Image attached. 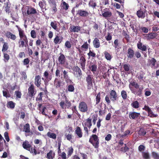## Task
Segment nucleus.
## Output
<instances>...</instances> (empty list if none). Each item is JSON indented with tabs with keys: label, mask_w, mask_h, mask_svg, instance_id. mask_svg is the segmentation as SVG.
Masks as SVG:
<instances>
[{
	"label": "nucleus",
	"mask_w": 159,
	"mask_h": 159,
	"mask_svg": "<svg viewBox=\"0 0 159 159\" xmlns=\"http://www.w3.org/2000/svg\"><path fill=\"white\" fill-rule=\"evenodd\" d=\"M146 133V130L143 128H141L138 131V134L140 136H144Z\"/></svg>",
	"instance_id": "e433bc0d"
},
{
	"label": "nucleus",
	"mask_w": 159,
	"mask_h": 159,
	"mask_svg": "<svg viewBox=\"0 0 159 159\" xmlns=\"http://www.w3.org/2000/svg\"><path fill=\"white\" fill-rule=\"evenodd\" d=\"M47 135L48 137L53 139H55L56 138V135L54 133L48 132L47 133Z\"/></svg>",
	"instance_id": "a18cd8bd"
},
{
	"label": "nucleus",
	"mask_w": 159,
	"mask_h": 159,
	"mask_svg": "<svg viewBox=\"0 0 159 159\" xmlns=\"http://www.w3.org/2000/svg\"><path fill=\"white\" fill-rule=\"evenodd\" d=\"M67 90L70 92H73L75 90V88L74 85L70 84L68 85L67 87Z\"/></svg>",
	"instance_id": "4d7b16f0"
},
{
	"label": "nucleus",
	"mask_w": 159,
	"mask_h": 159,
	"mask_svg": "<svg viewBox=\"0 0 159 159\" xmlns=\"http://www.w3.org/2000/svg\"><path fill=\"white\" fill-rule=\"evenodd\" d=\"M143 89H141V88H139L138 89H131V90L132 92L135 95L140 97L142 95Z\"/></svg>",
	"instance_id": "aec40b11"
},
{
	"label": "nucleus",
	"mask_w": 159,
	"mask_h": 159,
	"mask_svg": "<svg viewBox=\"0 0 159 159\" xmlns=\"http://www.w3.org/2000/svg\"><path fill=\"white\" fill-rule=\"evenodd\" d=\"M73 71L74 72V74L77 75V77H82V73L80 68L78 66H75L72 68Z\"/></svg>",
	"instance_id": "423d86ee"
},
{
	"label": "nucleus",
	"mask_w": 159,
	"mask_h": 159,
	"mask_svg": "<svg viewBox=\"0 0 159 159\" xmlns=\"http://www.w3.org/2000/svg\"><path fill=\"white\" fill-rule=\"evenodd\" d=\"M80 61L81 68L84 71L85 69L86 59L84 56H82L80 57Z\"/></svg>",
	"instance_id": "2eb2a0df"
},
{
	"label": "nucleus",
	"mask_w": 159,
	"mask_h": 159,
	"mask_svg": "<svg viewBox=\"0 0 159 159\" xmlns=\"http://www.w3.org/2000/svg\"><path fill=\"white\" fill-rule=\"evenodd\" d=\"M34 84L38 88H39L41 84V80L40 76L36 75L34 79Z\"/></svg>",
	"instance_id": "ddd939ff"
},
{
	"label": "nucleus",
	"mask_w": 159,
	"mask_h": 159,
	"mask_svg": "<svg viewBox=\"0 0 159 159\" xmlns=\"http://www.w3.org/2000/svg\"><path fill=\"white\" fill-rule=\"evenodd\" d=\"M84 125L90 128L92 125L91 119L89 118H88L84 123Z\"/></svg>",
	"instance_id": "c9c22d12"
},
{
	"label": "nucleus",
	"mask_w": 159,
	"mask_h": 159,
	"mask_svg": "<svg viewBox=\"0 0 159 159\" xmlns=\"http://www.w3.org/2000/svg\"><path fill=\"white\" fill-rule=\"evenodd\" d=\"M61 81L57 78H55L54 81V84L57 89L60 88Z\"/></svg>",
	"instance_id": "bb28decb"
},
{
	"label": "nucleus",
	"mask_w": 159,
	"mask_h": 159,
	"mask_svg": "<svg viewBox=\"0 0 159 159\" xmlns=\"http://www.w3.org/2000/svg\"><path fill=\"white\" fill-rule=\"evenodd\" d=\"M57 22L55 20L51 22L50 24L51 26L57 32H59V29L57 28Z\"/></svg>",
	"instance_id": "72a5a7b5"
},
{
	"label": "nucleus",
	"mask_w": 159,
	"mask_h": 159,
	"mask_svg": "<svg viewBox=\"0 0 159 159\" xmlns=\"http://www.w3.org/2000/svg\"><path fill=\"white\" fill-rule=\"evenodd\" d=\"M3 53V57L4 58V61L5 62H7L10 59V56L9 55L6 53L5 52Z\"/></svg>",
	"instance_id": "3c124183"
},
{
	"label": "nucleus",
	"mask_w": 159,
	"mask_h": 159,
	"mask_svg": "<svg viewBox=\"0 0 159 159\" xmlns=\"http://www.w3.org/2000/svg\"><path fill=\"white\" fill-rule=\"evenodd\" d=\"M121 95L123 100H125L127 98V95L125 90H122L121 91Z\"/></svg>",
	"instance_id": "de8ad7c7"
},
{
	"label": "nucleus",
	"mask_w": 159,
	"mask_h": 159,
	"mask_svg": "<svg viewBox=\"0 0 159 159\" xmlns=\"http://www.w3.org/2000/svg\"><path fill=\"white\" fill-rule=\"evenodd\" d=\"M79 110L82 112H86L88 111V107L87 104L82 101L79 103L78 107Z\"/></svg>",
	"instance_id": "39448f33"
},
{
	"label": "nucleus",
	"mask_w": 159,
	"mask_h": 159,
	"mask_svg": "<svg viewBox=\"0 0 159 159\" xmlns=\"http://www.w3.org/2000/svg\"><path fill=\"white\" fill-rule=\"evenodd\" d=\"M139 30L142 32L147 33L148 32V30L147 27L141 26L139 27Z\"/></svg>",
	"instance_id": "09e8293b"
},
{
	"label": "nucleus",
	"mask_w": 159,
	"mask_h": 159,
	"mask_svg": "<svg viewBox=\"0 0 159 159\" xmlns=\"http://www.w3.org/2000/svg\"><path fill=\"white\" fill-rule=\"evenodd\" d=\"M81 27L79 26H75L73 25H71L70 27V32L78 33L80 30Z\"/></svg>",
	"instance_id": "a211bd4d"
},
{
	"label": "nucleus",
	"mask_w": 159,
	"mask_h": 159,
	"mask_svg": "<svg viewBox=\"0 0 159 159\" xmlns=\"http://www.w3.org/2000/svg\"><path fill=\"white\" fill-rule=\"evenodd\" d=\"M157 34L155 33H150L147 34H146L145 37L147 40L152 39L155 38L157 36Z\"/></svg>",
	"instance_id": "4be33fe9"
},
{
	"label": "nucleus",
	"mask_w": 159,
	"mask_h": 159,
	"mask_svg": "<svg viewBox=\"0 0 159 159\" xmlns=\"http://www.w3.org/2000/svg\"><path fill=\"white\" fill-rule=\"evenodd\" d=\"M15 94L17 98H21L22 94L20 91H16L15 92Z\"/></svg>",
	"instance_id": "e2e57ef3"
},
{
	"label": "nucleus",
	"mask_w": 159,
	"mask_h": 159,
	"mask_svg": "<svg viewBox=\"0 0 159 159\" xmlns=\"http://www.w3.org/2000/svg\"><path fill=\"white\" fill-rule=\"evenodd\" d=\"M89 14L87 11L83 9H79L76 11V15L82 17H87Z\"/></svg>",
	"instance_id": "6e6552de"
},
{
	"label": "nucleus",
	"mask_w": 159,
	"mask_h": 159,
	"mask_svg": "<svg viewBox=\"0 0 159 159\" xmlns=\"http://www.w3.org/2000/svg\"><path fill=\"white\" fill-rule=\"evenodd\" d=\"M43 76L46 79L50 81L51 80L52 77L51 75H49V73L47 71H45L43 74Z\"/></svg>",
	"instance_id": "8fccbe9b"
},
{
	"label": "nucleus",
	"mask_w": 159,
	"mask_h": 159,
	"mask_svg": "<svg viewBox=\"0 0 159 159\" xmlns=\"http://www.w3.org/2000/svg\"><path fill=\"white\" fill-rule=\"evenodd\" d=\"M55 155V153L52 150H51L47 154L46 158L48 159H53Z\"/></svg>",
	"instance_id": "c85d7f7f"
},
{
	"label": "nucleus",
	"mask_w": 159,
	"mask_h": 159,
	"mask_svg": "<svg viewBox=\"0 0 159 159\" xmlns=\"http://www.w3.org/2000/svg\"><path fill=\"white\" fill-rule=\"evenodd\" d=\"M140 116V113L135 112H130L129 114V117L130 119H135Z\"/></svg>",
	"instance_id": "dca6fc26"
},
{
	"label": "nucleus",
	"mask_w": 159,
	"mask_h": 159,
	"mask_svg": "<svg viewBox=\"0 0 159 159\" xmlns=\"http://www.w3.org/2000/svg\"><path fill=\"white\" fill-rule=\"evenodd\" d=\"M73 149L72 147H71L68 149V151L67 152V157H69L71 155L73 152Z\"/></svg>",
	"instance_id": "bf43d9fd"
},
{
	"label": "nucleus",
	"mask_w": 159,
	"mask_h": 159,
	"mask_svg": "<svg viewBox=\"0 0 159 159\" xmlns=\"http://www.w3.org/2000/svg\"><path fill=\"white\" fill-rule=\"evenodd\" d=\"M130 85H131L132 86H134L136 89H138L139 87V84L135 82L134 81L132 82L131 81L129 84V89H131V87H130Z\"/></svg>",
	"instance_id": "a19ab883"
},
{
	"label": "nucleus",
	"mask_w": 159,
	"mask_h": 159,
	"mask_svg": "<svg viewBox=\"0 0 159 159\" xmlns=\"http://www.w3.org/2000/svg\"><path fill=\"white\" fill-rule=\"evenodd\" d=\"M30 125L29 123L25 124L24 126L23 131L25 133H28L30 132Z\"/></svg>",
	"instance_id": "58836bf2"
},
{
	"label": "nucleus",
	"mask_w": 159,
	"mask_h": 159,
	"mask_svg": "<svg viewBox=\"0 0 159 159\" xmlns=\"http://www.w3.org/2000/svg\"><path fill=\"white\" fill-rule=\"evenodd\" d=\"M88 5L89 7H91L95 9L97 7V4L96 1L94 0H90Z\"/></svg>",
	"instance_id": "473e14b6"
},
{
	"label": "nucleus",
	"mask_w": 159,
	"mask_h": 159,
	"mask_svg": "<svg viewBox=\"0 0 159 159\" xmlns=\"http://www.w3.org/2000/svg\"><path fill=\"white\" fill-rule=\"evenodd\" d=\"M30 34L31 37L33 38H35L36 37V34L35 30H32L30 32Z\"/></svg>",
	"instance_id": "338daca9"
},
{
	"label": "nucleus",
	"mask_w": 159,
	"mask_h": 159,
	"mask_svg": "<svg viewBox=\"0 0 159 159\" xmlns=\"http://www.w3.org/2000/svg\"><path fill=\"white\" fill-rule=\"evenodd\" d=\"M60 56L58 58V61L59 62V64L61 65H64L66 63L67 65H68V63L66 62V59L64 54L62 53H60Z\"/></svg>",
	"instance_id": "9b49d317"
},
{
	"label": "nucleus",
	"mask_w": 159,
	"mask_h": 159,
	"mask_svg": "<svg viewBox=\"0 0 159 159\" xmlns=\"http://www.w3.org/2000/svg\"><path fill=\"white\" fill-rule=\"evenodd\" d=\"M148 116L151 117H156L157 116V115L153 114L151 110L150 111H149V112H148Z\"/></svg>",
	"instance_id": "69168bd1"
},
{
	"label": "nucleus",
	"mask_w": 159,
	"mask_h": 159,
	"mask_svg": "<svg viewBox=\"0 0 159 159\" xmlns=\"http://www.w3.org/2000/svg\"><path fill=\"white\" fill-rule=\"evenodd\" d=\"M152 155L154 159H159V154L158 153L152 152Z\"/></svg>",
	"instance_id": "6e6d98bb"
},
{
	"label": "nucleus",
	"mask_w": 159,
	"mask_h": 159,
	"mask_svg": "<svg viewBox=\"0 0 159 159\" xmlns=\"http://www.w3.org/2000/svg\"><path fill=\"white\" fill-rule=\"evenodd\" d=\"M86 81L87 83V89L88 90L90 89L93 86V82L94 81L93 75H88L86 77Z\"/></svg>",
	"instance_id": "f03ea898"
},
{
	"label": "nucleus",
	"mask_w": 159,
	"mask_h": 159,
	"mask_svg": "<svg viewBox=\"0 0 159 159\" xmlns=\"http://www.w3.org/2000/svg\"><path fill=\"white\" fill-rule=\"evenodd\" d=\"M5 35L7 38L13 40H15L16 39V37L15 35L13 34L10 31H7L5 33Z\"/></svg>",
	"instance_id": "412c9836"
},
{
	"label": "nucleus",
	"mask_w": 159,
	"mask_h": 159,
	"mask_svg": "<svg viewBox=\"0 0 159 159\" xmlns=\"http://www.w3.org/2000/svg\"><path fill=\"white\" fill-rule=\"evenodd\" d=\"M89 68L93 74L95 73V72L97 71V66L96 63H91L89 65Z\"/></svg>",
	"instance_id": "5701e85b"
},
{
	"label": "nucleus",
	"mask_w": 159,
	"mask_h": 159,
	"mask_svg": "<svg viewBox=\"0 0 159 159\" xmlns=\"http://www.w3.org/2000/svg\"><path fill=\"white\" fill-rule=\"evenodd\" d=\"M9 48V45L8 43L6 42H4L3 45L2 49V51L4 52L7 50Z\"/></svg>",
	"instance_id": "c03bdc74"
},
{
	"label": "nucleus",
	"mask_w": 159,
	"mask_h": 159,
	"mask_svg": "<svg viewBox=\"0 0 159 159\" xmlns=\"http://www.w3.org/2000/svg\"><path fill=\"white\" fill-rule=\"evenodd\" d=\"M127 58L128 59H132L134 56V52L133 49L131 48H129L127 52Z\"/></svg>",
	"instance_id": "f8f14e48"
},
{
	"label": "nucleus",
	"mask_w": 159,
	"mask_h": 159,
	"mask_svg": "<svg viewBox=\"0 0 159 159\" xmlns=\"http://www.w3.org/2000/svg\"><path fill=\"white\" fill-rule=\"evenodd\" d=\"M144 75V74L143 72L141 71L137 75V78L139 80H143Z\"/></svg>",
	"instance_id": "052dcab7"
},
{
	"label": "nucleus",
	"mask_w": 159,
	"mask_h": 159,
	"mask_svg": "<svg viewBox=\"0 0 159 159\" xmlns=\"http://www.w3.org/2000/svg\"><path fill=\"white\" fill-rule=\"evenodd\" d=\"M101 100V93L99 92L97 94L96 97V104H98L100 101Z\"/></svg>",
	"instance_id": "864d4df0"
},
{
	"label": "nucleus",
	"mask_w": 159,
	"mask_h": 159,
	"mask_svg": "<svg viewBox=\"0 0 159 159\" xmlns=\"http://www.w3.org/2000/svg\"><path fill=\"white\" fill-rule=\"evenodd\" d=\"M137 46L138 48L143 51H146L147 50L146 46L143 45L142 43L140 41H139L137 43Z\"/></svg>",
	"instance_id": "b1692460"
},
{
	"label": "nucleus",
	"mask_w": 159,
	"mask_h": 159,
	"mask_svg": "<svg viewBox=\"0 0 159 159\" xmlns=\"http://www.w3.org/2000/svg\"><path fill=\"white\" fill-rule=\"evenodd\" d=\"M142 156L144 159H150V158L149 153L148 152H142Z\"/></svg>",
	"instance_id": "37998d69"
},
{
	"label": "nucleus",
	"mask_w": 159,
	"mask_h": 159,
	"mask_svg": "<svg viewBox=\"0 0 159 159\" xmlns=\"http://www.w3.org/2000/svg\"><path fill=\"white\" fill-rule=\"evenodd\" d=\"M43 93L40 92L38 95V97L36 98V100L37 102L42 101V100Z\"/></svg>",
	"instance_id": "5fc2aeb1"
},
{
	"label": "nucleus",
	"mask_w": 159,
	"mask_h": 159,
	"mask_svg": "<svg viewBox=\"0 0 159 159\" xmlns=\"http://www.w3.org/2000/svg\"><path fill=\"white\" fill-rule=\"evenodd\" d=\"M145 147L143 145H141L138 147L139 151L141 152L144 151L145 149Z\"/></svg>",
	"instance_id": "774afa93"
},
{
	"label": "nucleus",
	"mask_w": 159,
	"mask_h": 159,
	"mask_svg": "<svg viewBox=\"0 0 159 159\" xmlns=\"http://www.w3.org/2000/svg\"><path fill=\"white\" fill-rule=\"evenodd\" d=\"M60 6L61 9L65 11L67 10L69 7V4L64 1L63 0H61Z\"/></svg>",
	"instance_id": "a878e982"
},
{
	"label": "nucleus",
	"mask_w": 159,
	"mask_h": 159,
	"mask_svg": "<svg viewBox=\"0 0 159 159\" xmlns=\"http://www.w3.org/2000/svg\"><path fill=\"white\" fill-rule=\"evenodd\" d=\"M22 147L25 149L27 150H30L31 148V145L27 140H25L23 142Z\"/></svg>",
	"instance_id": "393cba45"
},
{
	"label": "nucleus",
	"mask_w": 159,
	"mask_h": 159,
	"mask_svg": "<svg viewBox=\"0 0 159 159\" xmlns=\"http://www.w3.org/2000/svg\"><path fill=\"white\" fill-rule=\"evenodd\" d=\"M75 134L79 138H81L83 136V132L81 128L79 126H77L75 129Z\"/></svg>",
	"instance_id": "6ab92c4d"
},
{
	"label": "nucleus",
	"mask_w": 159,
	"mask_h": 159,
	"mask_svg": "<svg viewBox=\"0 0 159 159\" xmlns=\"http://www.w3.org/2000/svg\"><path fill=\"white\" fill-rule=\"evenodd\" d=\"M130 65L128 64H125L123 65V68L126 71H128L130 70Z\"/></svg>",
	"instance_id": "0e129e2a"
},
{
	"label": "nucleus",
	"mask_w": 159,
	"mask_h": 159,
	"mask_svg": "<svg viewBox=\"0 0 159 159\" xmlns=\"http://www.w3.org/2000/svg\"><path fill=\"white\" fill-rule=\"evenodd\" d=\"M46 2L45 0H43V2L40 1L39 3V6L42 10L44 9L45 11H46L47 10L46 8Z\"/></svg>",
	"instance_id": "7c9ffc66"
},
{
	"label": "nucleus",
	"mask_w": 159,
	"mask_h": 159,
	"mask_svg": "<svg viewBox=\"0 0 159 159\" xmlns=\"http://www.w3.org/2000/svg\"><path fill=\"white\" fill-rule=\"evenodd\" d=\"M19 34L20 38L27 37L24 31L20 28H18Z\"/></svg>",
	"instance_id": "4c0bfd02"
},
{
	"label": "nucleus",
	"mask_w": 159,
	"mask_h": 159,
	"mask_svg": "<svg viewBox=\"0 0 159 159\" xmlns=\"http://www.w3.org/2000/svg\"><path fill=\"white\" fill-rule=\"evenodd\" d=\"M105 11L102 13V16L105 19H108L112 16V13L110 10L107 11V8L104 9Z\"/></svg>",
	"instance_id": "4468645a"
},
{
	"label": "nucleus",
	"mask_w": 159,
	"mask_h": 159,
	"mask_svg": "<svg viewBox=\"0 0 159 159\" xmlns=\"http://www.w3.org/2000/svg\"><path fill=\"white\" fill-rule=\"evenodd\" d=\"M36 148V147L34 146V148L31 146V148H30V150L28 151H29L31 153H34L35 155H36L37 154V152Z\"/></svg>",
	"instance_id": "13d9d810"
},
{
	"label": "nucleus",
	"mask_w": 159,
	"mask_h": 159,
	"mask_svg": "<svg viewBox=\"0 0 159 159\" xmlns=\"http://www.w3.org/2000/svg\"><path fill=\"white\" fill-rule=\"evenodd\" d=\"M62 37H59L58 35L56 36L55 38L54 39L53 42L55 44H57L61 43L62 40Z\"/></svg>",
	"instance_id": "2f4dec72"
},
{
	"label": "nucleus",
	"mask_w": 159,
	"mask_h": 159,
	"mask_svg": "<svg viewBox=\"0 0 159 159\" xmlns=\"http://www.w3.org/2000/svg\"><path fill=\"white\" fill-rule=\"evenodd\" d=\"M89 52L88 53L87 55L89 56V58L90 57H92V58H94L96 57V53L93 51H91L90 50V48H89Z\"/></svg>",
	"instance_id": "ea45409f"
},
{
	"label": "nucleus",
	"mask_w": 159,
	"mask_h": 159,
	"mask_svg": "<svg viewBox=\"0 0 159 159\" xmlns=\"http://www.w3.org/2000/svg\"><path fill=\"white\" fill-rule=\"evenodd\" d=\"M37 91L34 89V86L33 84H30L28 89V93L29 97L33 98L36 94Z\"/></svg>",
	"instance_id": "7ed1b4c3"
},
{
	"label": "nucleus",
	"mask_w": 159,
	"mask_h": 159,
	"mask_svg": "<svg viewBox=\"0 0 159 159\" xmlns=\"http://www.w3.org/2000/svg\"><path fill=\"white\" fill-rule=\"evenodd\" d=\"M156 61L155 59L154 58H152L151 60H149L148 61L149 66H150L152 68L153 67L154 68H156L155 66Z\"/></svg>",
	"instance_id": "c756f323"
},
{
	"label": "nucleus",
	"mask_w": 159,
	"mask_h": 159,
	"mask_svg": "<svg viewBox=\"0 0 159 159\" xmlns=\"http://www.w3.org/2000/svg\"><path fill=\"white\" fill-rule=\"evenodd\" d=\"M110 98L111 101L115 102L118 99L117 94L116 91L113 90L110 92Z\"/></svg>",
	"instance_id": "9d476101"
},
{
	"label": "nucleus",
	"mask_w": 159,
	"mask_h": 159,
	"mask_svg": "<svg viewBox=\"0 0 159 159\" xmlns=\"http://www.w3.org/2000/svg\"><path fill=\"white\" fill-rule=\"evenodd\" d=\"M145 11L141 8L136 12V15L139 18H144L145 17Z\"/></svg>",
	"instance_id": "f3484780"
},
{
	"label": "nucleus",
	"mask_w": 159,
	"mask_h": 159,
	"mask_svg": "<svg viewBox=\"0 0 159 159\" xmlns=\"http://www.w3.org/2000/svg\"><path fill=\"white\" fill-rule=\"evenodd\" d=\"M131 105L132 107L136 109L139 107V103L137 101H134L131 103Z\"/></svg>",
	"instance_id": "49530a36"
},
{
	"label": "nucleus",
	"mask_w": 159,
	"mask_h": 159,
	"mask_svg": "<svg viewBox=\"0 0 159 159\" xmlns=\"http://www.w3.org/2000/svg\"><path fill=\"white\" fill-rule=\"evenodd\" d=\"M65 98L66 103L64 101H61L59 103V105L61 108L62 109H64V106L65 105L67 106L68 108L70 107L71 105L70 102L68 100L66 96H65Z\"/></svg>",
	"instance_id": "1a4fd4ad"
},
{
	"label": "nucleus",
	"mask_w": 159,
	"mask_h": 159,
	"mask_svg": "<svg viewBox=\"0 0 159 159\" xmlns=\"http://www.w3.org/2000/svg\"><path fill=\"white\" fill-rule=\"evenodd\" d=\"M105 58L107 60H110L112 58L111 55L107 52L105 51L104 52Z\"/></svg>",
	"instance_id": "79ce46f5"
},
{
	"label": "nucleus",
	"mask_w": 159,
	"mask_h": 159,
	"mask_svg": "<svg viewBox=\"0 0 159 159\" xmlns=\"http://www.w3.org/2000/svg\"><path fill=\"white\" fill-rule=\"evenodd\" d=\"M125 145L124 147H122L120 149V151L124 152H126L128 151L129 149V148L126 146V144H125Z\"/></svg>",
	"instance_id": "680f3d73"
},
{
	"label": "nucleus",
	"mask_w": 159,
	"mask_h": 159,
	"mask_svg": "<svg viewBox=\"0 0 159 159\" xmlns=\"http://www.w3.org/2000/svg\"><path fill=\"white\" fill-rule=\"evenodd\" d=\"M93 43L94 47L95 48H98L100 46L99 40L97 38L94 39Z\"/></svg>",
	"instance_id": "cd10ccee"
},
{
	"label": "nucleus",
	"mask_w": 159,
	"mask_h": 159,
	"mask_svg": "<svg viewBox=\"0 0 159 159\" xmlns=\"http://www.w3.org/2000/svg\"><path fill=\"white\" fill-rule=\"evenodd\" d=\"M19 48H23L28 46V40L27 37L20 38L18 42Z\"/></svg>",
	"instance_id": "20e7f679"
},
{
	"label": "nucleus",
	"mask_w": 159,
	"mask_h": 159,
	"mask_svg": "<svg viewBox=\"0 0 159 159\" xmlns=\"http://www.w3.org/2000/svg\"><path fill=\"white\" fill-rule=\"evenodd\" d=\"M30 60L29 58H25L24 59L23 61V64L24 66H26L27 68L29 67V64L30 63Z\"/></svg>",
	"instance_id": "603ef678"
},
{
	"label": "nucleus",
	"mask_w": 159,
	"mask_h": 159,
	"mask_svg": "<svg viewBox=\"0 0 159 159\" xmlns=\"http://www.w3.org/2000/svg\"><path fill=\"white\" fill-rule=\"evenodd\" d=\"M26 11V14L29 16H33L34 15H36L38 14L36 9L31 6H28Z\"/></svg>",
	"instance_id": "0eeeda50"
},
{
	"label": "nucleus",
	"mask_w": 159,
	"mask_h": 159,
	"mask_svg": "<svg viewBox=\"0 0 159 159\" xmlns=\"http://www.w3.org/2000/svg\"><path fill=\"white\" fill-rule=\"evenodd\" d=\"M99 141L98 136L96 134H93L90 136L89 142L95 148H98L99 147Z\"/></svg>",
	"instance_id": "f257e3e1"
},
{
	"label": "nucleus",
	"mask_w": 159,
	"mask_h": 159,
	"mask_svg": "<svg viewBox=\"0 0 159 159\" xmlns=\"http://www.w3.org/2000/svg\"><path fill=\"white\" fill-rule=\"evenodd\" d=\"M15 105V103L12 101L8 102L7 104V107L11 109H13L14 108Z\"/></svg>",
	"instance_id": "f704fd0d"
}]
</instances>
